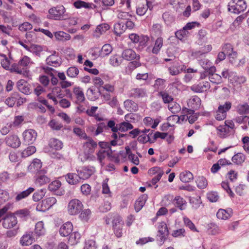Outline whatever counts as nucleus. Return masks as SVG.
<instances>
[{
  "label": "nucleus",
  "mask_w": 249,
  "mask_h": 249,
  "mask_svg": "<svg viewBox=\"0 0 249 249\" xmlns=\"http://www.w3.org/2000/svg\"><path fill=\"white\" fill-rule=\"evenodd\" d=\"M230 12L239 14L247 8V4L244 0H234L231 1L228 5Z\"/></svg>",
  "instance_id": "1"
},
{
  "label": "nucleus",
  "mask_w": 249,
  "mask_h": 249,
  "mask_svg": "<svg viewBox=\"0 0 249 249\" xmlns=\"http://www.w3.org/2000/svg\"><path fill=\"white\" fill-rule=\"evenodd\" d=\"M49 13L55 20H65L68 18V15L65 14V8L62 5L51 8Z\"/></svg>",
  "instance_id": "2"
},
{
  "label": "nucleus",
  "mask_w": 249,
  "mask_h": 249,
  "mask_svg": "<svg viewBox=\"0 0 249 249\" xmlns=\"http://www.w3.org/2000/svg\"><path fill=\"white\" fill-rule=\"evenodd\" d=\"M83 205L78 199H71L68 203V212L71 215H75L79 214L82 209Z\"/></svg>",
  "instance_id": "3"
},
{
  "label": "nucleus",
  "mask_w": 249,
  "mask_h": 249,
  "mask_svg": "<svg viewBox=\"0 0 249 249\" xmlns=\"http://www.w3.org/2000/svg\"><path fill=\"white\" fill-rule=\"evenodd\" d=\"M56 202V199L54 197L47 198L41 201L40 205L36 206V210L39 211L45 212L49 209Z\"/></svg>",
  "instance_id": "4"
},
{
  "label": "nucleus",
  "mask_w": 249,
  "mask_h": 249,
  "mask_svg": "<svg viewBox=\"0 0 249 249\" xmlns=\"http://www.w3.org/2000/svg\"><path fill=\"white\" fill-rule=\"evenodd\" d=\"M87 141L84 143V152L86 155H90L93 153L97 146V143L91 138L86 139Z\"/></svg>",
  "instance_id": "5"
},
{
  "label": "nucleus",
  "mask_w": 249,
  "mask_h": 249,
  "mask_svg": "<svg viewBox=\"0 0 249 249\" xmlns=\"http://www.w3.org/2000/svg\"><path fill=\"white\" fill-rule=\"evenodd\" d=\"M36 132L33 129L25 130L23 133V137L25 144H32L36 140Z\"/></svg>",
  "instance_id": "6"
},
{
  "label": "nucleus",
  "mask_w": 249,
  "mask_h": 249,
  "mask_svg": "<svg viewBox=\"0 0 249 249\" xmlns=\"http://www.w3.org/2000/svg\"><path fill=\"white\" fill-rule=\"evenodd\" d=\"M128 96L134 99L142 98L147 96V91L143 88H133L129 91Z\"/></svg>",
  "instance_id": "7"
},
{
  "label": "nucleus",
  "mask_w": 249,
  "mask_h": 249,
  "mask_svg": "<svg viewBox=\"0 0 249 249\" xmlns=\"http://www.w3.org/2000/svg\"><path fill=\"white\" fill-rule=\"evenodd\" d=\"M66 181L71 185H75L80 182L81 179H83L82 175H79L78 174L75 173H69L64 176Z\"/></svg>",
  "instance_id": "8"
},
{
  "label": "nucleus",
  "mask_w": 249,
  "mask_h": 249,
  "mask_svg": "<svg viewBox=\"0 0 249 249\" xmlns=\"http://www.w3.org/2000/svg\"><path fill=\"white\" fill-rule=\"evenodd\" d=\"M210 87V83L208 81H205L200 82L198 84H194L190 89L195 92H203L207 91Z\"/></svg>",
  "instance_id": "9"
},
{
  "label": "nucleus",
  "mask_w": 249,
  "mask_h": 249,
  "mask_svg": "<svg viewBox=\"0 0 249 249\" xmlns=\"http://www.w3.org/2000/svg\"><path fill=\"white\" fill-rule=\"evenodd\" d=\"M112 223L115 234L117 237H121L122 236V229L124 225V221L122 219H113Z\"/></svg>",
  "instance_id": "10"
},
{
  "label": "nucleus",
  "mask_w": 249,
  "mask_h": 249,
  "mask_svg": "<svg viewBox=\"0 0 249 249\" xmlns=\"http://www.w3.org/2000/svg\"><path fill=\"white\" fill-rule=\"evenodd\" d=\"M16 87L19 91L25 94L29 95L31 93L29 84L24 79L18 80Z\"/></svg>",
  "instance_id": "11"
},
{
  "label": "nucleus",
  "mask_w": 249,
  "mask_h": 249,
  "mask_svg": "<svg viewBox=\"0 0 249 249\" xmlns=\"http://www.w3.org/2000/svg\"><path fill=\"white\" fill-rule=\"evenodd\" d=\"M6 144L12 148H16L18 147L20 144V141L17 135H9L5 138Z\"/></svg>",
  "instance_id": "12"
},
{
  "label": "nucleus",
  "mask_w": 249,
  "mask_h": 249,
  "mask_svg": "<svg viewBox=\"0 0 249 249\" xmlns=\"http://www.w3.org/2000/svg\"><path fill=\"white\" fill-rule=\"evenodd\" d=\"M122 56L124 59L128 61L140 59V55H137L135 52L131 49L124 50L122 53Z\"/></svg>",
  "instance_id": "13"
},
{
  "label": "nucleus",
  "mask_w": 249,
  "mask_h": 249,
  "mask_svg": "<svg viewBox=\"0 0 249 249\" xmlns=\"http://www.w3.org/2000/svg\"><path fill=\"white\" fill-rule=\"evenodd\" d=\"M33 234V231H31L26 232L20 238V244L22 246H29L31 245L34 241Z\"/></svg>",
  "instance_id": "14"
},
{
  "label": "nucleus",
  "mask_w": 249,
  "mask_h": 249,
  "mask_svg": "<svg viewBox=\"0 0 249 249\" xmlns=\"http://www.w3.org/2000/svg\"><path fill=\"white\" fill-rule=\"evenodd\" d=\"M73 229V226L71 222H67L64 223L60 228L59 233L63 237L69 235Z\"/></svg>",
  "instance_id": "15"
},
{
  "label": "nucleus",
  "mask_w": 249,
  "mask_h": 249,
  "mask_svg": "<svg viewBox=\"0 0 249 249\" xmlns=\"http://www.w3.org/2000/svg\"><path fill=\"white\" fill-rule=\"evenodd\" d=\"M16 216L21 218L31 216L30 212L27 209L18 210L15 213H8L5 218H16Z\"/></svg>",
  "instance_id": "16"
},
{
  "label": "nucleus",
  "mask_w": 249,
  "mask_h": 249,
  "mask_svg": "<svg viewBox=\"0 0 249 249\" xmlns=\"http://www.w3.org/2000/svg\"><path fill=\"white\" fill-rule=\"evenodd\" d=\"M45 173V171L42 170L40 173L38 174V177L36 178L35 183L38 186H42L49 183L50 181V179L46 176L44 175Z\"/></svg>",
  "instance_id": "17"
},
{
  "label": "nucleus",
  "mask_w": 249,
  "mask_h": 249,
  "mask_svg": "<svg viewBox=\"0 0 249 249\" xmlns=\"http://www.w3.org/2000/svg\"><path fill=\"white\" fill-rule=\"evenodd\" d=\"M124 107L129 112L137 111L138 109V104L134 101L127 99L124 102Z\"/></svg>",
  "instance_id": "18"
},
{
  "label": "nucleus",
  "mask_w": 249,
  "mask_h": 249,
  "mask_svg": "<svg viewBox=\"0 0 249 249\" xmlns=\"http://www.w3.org/2000/svg\"><path fill=\"white\" fill-rule=\"evenodd\" d=\"M42 167L41 161L38 159H35L29 166L28 170L33 173L39 174L40 173V169Z\"/></svg>",
  "instance_id": "19"
},
{
  "label": "nucleus",
  "mask_w": 249,
  "mask_h": 249,
  "mask_svg": "<svg viewBox=\"0 0 249 249\" xmlns=\"http://www.w3.org/2000/svg\"><path fill=\"white\" fill-rule=\"evenodd\" d=\"M46 61L48 65L55 67L60 66L61 63L60 58L53 54L48 56Z\"/></svg>",
  "instance_id": "20"
},
{
  "label": "nucleus",
  "mask_w": 249,
  "mask_h": 249,
  "mask_svg": "<svg viewBox=\"0 0 249 249\" xmlns=\"http://www.w3.org/2000/svg\"><path fill=\"white\" fill-rule=\"evenodd\" d=\"M147 198L148 196L146 194L142 195L139 197L135 204V209L137 212H138L142 209Z\"/></svg>",
  "instance_id": "21"
},
{
  "label": "nucleus",
  "mask_w": 249,
  "mask_h": 249,
  "mask_svg": "<svg viewBox=\"0 0 249 249\" xmlns=\"http://www.w3.org/2000/svg\"><path fill=\"white\" fill-rule=\"evenodd\" d=\"M73 92L77 99L76 102V104H80L85 101V97L84 92L80 87H74L73 89Z\"/></svg>",
  "instance_id": "22"
},
{
  "label": "nucleus",
  "mask_w": 249,
  "mask_h": 249,
  "mask_svg": "<svg viewBox=\"0 0 249 249\" xmlns=\"http://www.w3.org/2000/svg\"><path fill=\"white\" fill-rule=\"evenodd\" d=\"M201 103V101L199 97L197 96H194L190 99L188 105L190 108L196 110L200 107Z\"/></svg>",
  "instance_id": "23"
},
{
  "label": "nucleus",
  "mask_w": 249,
  "mask_h": 249,
  "mask_svg": "<svg viewBox=\"0 0 249 249\" xmlns=\"http://www.w3.org/2000/svg\"><path fill=\"white\" fill-rule=\"evenodd\" d=\"M112 154V151L111 148L108 149H101L97 153L98 160L100 163L102 164L103 160L106 158V156H110Z\"/></svg>",
  "instance_id": "24"
},
{
  "label": "nucleus",
  "mask_w": 249,
  "mask_h": 249,
  "mask_svg": "<svg viewBox=\"0 0 249 249\" xmlns=\"http://www.w3.org/2000/svg\"><path fill=\"white\" fill-rule=\"evenodd\" d=\"M217 130V134L221 138H226L229 133V127L226 123L225 125L218 126Z\"/></svg>",
  "instance_id": "25"
},
{
  "label": "nucleus",
  "mask_w": 249,
  "mask_h": 249,
  "mask_svg": "<svg viewBox=\"0 0 249 249\" xmlns=\"http://www.w3.org/2000/svg\"><path fill=\"white\" fill-rule=\"evenodd\" d=\"M232 210L231 208L227 210L219 209L216 213L217 218H229L232 216Z\"/></svg>",
  "instance_id": "26"
},
{
  "label": "nucleus",
  "mask_w": 249,
  "mask_h": 249,
  "mask_svg": "<svg viewBox=\"0 0 249 249\" xmlns=\"http://www.w3.org/2000/svg\"><path fill=\"white\" fill-rule=\"evenodd\" d=\"M236 111L240 115L248 114L249 113V105L248 103L238 104L236 107Z\"/></svg>",
  "instance_id": "27"
},
{
  "label": "nucleus",
  "mask_w": 249,
  "mask_h": 249,
  "mask_svg": "<svg viewBox=\"0 0 249 249\" xmlns=\"http://www.w3.org/2000/svg\"><path fill=\"white\" fill-rule=\"evenodd\" d=\"M174 203L180 210H184L187 204L186 201L180 196H177L174 198Z\"/></svg>",
  "instance_id": "28"
},
{
  "label": "nucleus",
  "mask_w": 249,
  "mask_h": 249,
  "mask_svg": "<svg viewBox=\"0 0 249 249\" xmlns=\"http://www.w3.org/2000/svg\"><path fill=\"white\" fill-rule=\"evenodd\" d=\"M34 188L32 187H30L27 190L23 191L22 192L18 194L16 197H15V200L16 201H19L21 199L27 197L34 191Z\"/></svg>",
  "instance_id": "29"
},
{
  "label": "nucleus",
  "mask_w": 249,
  "mask_h": 249,
  "mask_svg": "<svg viewBox=\"0 0 249 249\" xmlns=\"http://www.w3.org/2000/svg\"><path fill=\"white\" fill-rule=\"evenodd\" d=\"M179 178L182 182H189L193 179L194 177L191 172L186 171L180 173Z\"/></svg>",
  "instance_id": "30"
},
{
  "label": "nucleus",
  "mask_w": 249,
  "mask_h": 249,
  "mask_svg": "<svg viewBox=\"0 0 249 249\" xmlns=\"http://www.w3.org/2000/svg\"><path fill=\"white\" fill-rule=\"evenodd\" d=\"M18 97V93L14 92L11 96L6 99L5 103L9 107H13Z\"/></svg>",
  "instance_id": "31"
},
{
  "label": "nucleus",
  "mask_w": 249,
  "mask_h": 249,
  "mask_svg": "<svg viewBox=\"0 0 249 249\" xmlns=\"http://www.w3.org/2000/svg\"><path fill=\"white\" fill-rule=\"evenodd\" d=\"M125 30L126 26H125L124 22H118L114 25V33L117 36H120Z\"/></svg>",
  "instance_id": "32"
},
{
  "label": "nucleus",
  "mask_w": 249,
  "mask_h": 249,
  "mask_svg": "<svg viewBox=\"0 0 249 249\" xmlns=\"http://www.w3.org/2000/svg\"><path fill=\"white\" fill-rule=\"evenodd\" d=\"M246 157L242 153H238L232 158V161L237 165H241L245 160Z\"/></svg>",
  "instance_id": "33"
},
{
  "label": "nucleus",
  "mask_w": 249,
  "mask_h": 249,
  "mask_svg": "<svg viewBox=\"0 0 249 249\" xmlns=\"http://www.w3.org/2000/svg\"><path fill=\"white\" fill-rule=\"evenodd\" d=\"M109 29V26L106 23L101 24L98 25L95 30V36L99 37L100 35L105 33Z\"/></svg>",
  "instance_id": "34"
},
{
  "label": "nucleus",
  "mask_w": 249,
  "mask_h": 249,
  "mask_svg": "<svg viewBox=\"0 0 249 249\" xmlns=\"http://www.w3.org/2000/svg\"><path fill=\"white\" fill-rule=\"evenodd\" d=\"M49 145L51 148L58 150L62 148L63 143L59 140L53 138L50 140Z\"/></svg>",
  "instance_id": "35"
},
{
  "label": "nucleus",
  "mask_w": 249,
  "mask_h": 249,
  "mask_svg": "<svg viewBox=\"0 0 249 249\" xmlns=\"http://www.w3.org/2000/svg\"><path fill=\"white\" fill-rule=\"evenodd\" d=\"M55 38L58 40L66 41L71 38V36L62 31L55 32L54 34Z\"/></svg>",
  "instance_id": "36"
},
{
  "label": "nucleus",
  "mask_w": 249,
  "mask_h": 249,
  "mask_svg": "<svg viewBox=\"0 0 249 249\" xmlns=\"http://www.w3.org/2000/svg\"><path fill=\"white\" fill-rule=\"evenodd\" d=\"M112 51V48L110 44H106L103 45L100 52L99 55L103 57L108 55Z\"/></svg>",
  "instance_id": "37"
},
{
  "label": "nucleus",
  "mask_w": 249,
  "mask_h": 249,
  "mask_svg": "<svg viewBox=\"0 0 249 249\" xmlns=\"http://www.w3.org/2000/svg\"><path fill=\"white\" fill-rule=\"evenodd\" d=\"M70 235L69 242L71 245L76 244L80 239V234L78 232H74L73 233H71Z\"/></svg>",
  "instance_id": "38"
},
{
  "label": "nucleus",
  "mask_w": 249,
  "mask_h": 249,
  "mask_svg": "<svg viewBox=\"0 0 249 249\" xmlns=\"http://www.w3.org/2000/svg\"><path fill=\"white\" fill-rule=\"evenodd\" d=\"M3 226L6 229H10L14 227L17 224V219H2Z\"/></svg>",
  "instance_id": "39"
},
{
  "label": "nucleus",
  "mask_w": 249,
  "mask_h": 249,
  "mask_svg": "<svg viewBox=\"0 0 249 249\" xmlns=\"http://www.w3.org/2000/svg\"><path fill=\"white\" fill-rule=\"evenodd\" d=\"M197 186L200 189L206 188L208 185V181L207 179L203 177H199L196 181Z\"/></svg>",
  "instance_id": "40"
},
{
  "label": "nucleus",
  "mask_w": 249,
  "mask_h": 249,
  "mask_svg": "<svg viewBox=\"0 0 249 249\" xmlns=\"http://www.w3.org/2000/svg\"><path fill=\"white\" fill-rule=\"evenodd\" d=\"M163 45V38L161 37H158L155 41V45L152 49V53L157 54Z\"/></svg>",
  "instance_id": "41"
},
{
  "label": "nucleus",
  "mask_w": 249,
  "mask_h": 249,
  "mask_svg": "<svg viewBox=\"0 0 249 249\" xmlns=\"http://www.w3.org/2000/svg\"><path fill=\"white\" fill-rule=\"evenodd\" d=\"M35 232L38 236L44 234L45 229L44 228V224L42 221H39L36 224Z\"/></svg>",
  "instance_id": "42"
},
{
  "label": "nucleus",
  "mask_w": 249,
  "mask_h": 249,
  "mask_svg": "<svg viewBox=\"0 0 249 249\" xmlns=\"http://www.w3.org/2000/svg\"><path fill=\"white\" fill-rule=\"evenodd\" d=\"M95 168L93 166H87L84 168V173L86 175H82L83 179L89 178L95 172Z\"/></svg>",
  "instance_id": "43"
},
{
  "label": "nucleus",
  "mask_w": 249,
  "mask_h": 249,
  "mask_svg": "<svg viewBox=\"0 0 249 249\" xmlns=\"http://www.w3.org/2000/svg\"><path fill=\"white\" fill-rule=\"evenodd\" d=\"M43 49L41 46L37 45H32L30 46L29 51L31 53L39 56L40 53L42 52Z\"/></svg>",
  "instance_id": "44"
},
{
  "label": "nucleus",
  "mask_w": 249,
  "mask_h": 249,
  "mask_svg": "<svg viewBox=\"0 0 249 249\" xmlns=\"http://www.w3.org/2000/svg\"><path fill=\"white\" fill-rule=\"evenodd\" d=\"M218 227L214 223H210L208 224L207 232L209 234L215 235L219 232Z\"/></svg>",
  "instance_id": "45"
},
{
  "label": "nucleus",
  "mask_w": 249,
  "mask_h": 249,
  "mask_svg": "<svg viewBox=\"0 0 249 249\" xmlns=\"http://www.w3.org/2000/svg\"><path fill=\"white\" fill-rule=\"evenodd\" d=\"M79 72L78 69L75 67H71L67 71V75L71 78L76 77Z\"/></svg>",
  "instance_id": "46"
},
{
  "label": "nucleus",
  "mask_w": 249,
  "mask_h": 249,
  "mask_svg": "<svg viewBox=\"0 0 249 249\" xmlns=\"http://www.w3.org/2000/svg\"><path fill=\"white\" fill-rule=\"evenodd\" d=\"M169 234L164 232L163 233H157L156 236V240L160 246L163 244L165 241L167 239Z\"/></svg>",
  "instance_id": "47"
},
{
  "label": "nucleus",
  "mask_w": 249,
  "mask_h": 249,
  "mask_svg": "<svg viewBox=\"0 0 249 249\" xmlns=\"http://www.w3.org/2000/svg\"><path fill=\"white\" fill-rule=\"evenodd\" d=\"M28 108L32 109H36L39 108L40 112L45 113L46 112L45 108L41 104H39L36 102H32L28 105Z\"/></svg>",
  "instance_id": "48"
},
{
  "label": "nucleus",
  "mask_w": 249,
  "mask_h": 249,
  "mask_svg": "<svg viewBox=\"0 0 249 249\" xmlns=\"http://www.w3.org/2000/svg\"><path fill=\"white\" fill-rule=\"evenodd\" d=\"M159 94L161 96L164 103H169L170 104L173 100V98L172 96L165 91H161L159 93Z\"/></svg>",
  "instance_id": "49"
},
{
  "label": "nucleus",
  "mask_w": 249,
  "mask_h": 249,
  "mask_svg": "<svg viewBox=\"0 0 249 249\" xmlns=\"http://www.w3.org/2000/svg\"><path fill=\"white\" fill-rule=\"evenodd\" d=\"M207 197L208 199L212 202H216L219 199L217 193L214 191L208 192L207 194Z\"/></svg>",
  "instance_id": "50"
},
{
  "label": "nucleus",
  "mask_w": 249,
  "mask_h": 249,
  "mask_svg": "<svg viewBox=\"0 0 249 249\" xmlns=\"http://www.w3.org/2000/svg\"><path fill=\"white\" fill-rule=\"evenodd\" d=\"M45 190L41 189L35 193L33 196V199L35 201H38L41 200L45 196Z\"/></svg>",
  "instance_id": "51"
},
{
  "label": "nucleus",
  "mask_w": 249,
  "mask_h": 249,
  "mask_svg": "<svg viewBox=\"0 0 249 249\" xmlns=\"http://www.w3.org/2000/svg\"><path fill=\"white\" fill-rule=\"evenodd\" d=\"M133 128V126L128 122H123L119 124V130L121 132H125Z\"/></svg>",
  "instance_id": "52"
},
{
  "label": "nucleus",
  "mask_w": 249,
  "mask_h": 249,
  "mask_svg": "<svg viewBox=\"0 0 249 249\" xmlns=\"http://www.w3.org/2000/svg\"><path fill=\"white\" fill-rule=\"evenodd\" d=\"M73 131L74 133L76 135L78 136L79 137L84 140H86L87 139L89 138V137H88L85 132L79 127H74L73 128Z\"/></svg>",
  "instance_id": "53"
},
{
  "label": "nucleus",
  "mask_w": 249,
  "mask_h": 249,
  "mask_svg": "<svg viewBox=\"0 0 249 249\" xmlns=\"http://www.w3.org/2000/svg\"><path fill=\"white\" fill-rule=\"evenodd\" d=\"M36 151V148L34 146H30L22 152V157H26L34 154Z\"/></svg>",
  "instance_id": "54"
},
{
  "label": "nucleus",
  "mask_w": 249,
  "mask_h": 249,
  "mask_svg": "<svg viewBox=\"0 0 249 249\" xmlns=\"http://www.w3.org/2000/svg\"><path fill=\"white\" fill-rule=\"evenodd\" d=\"M147 11V6H144V4H139L136 9V13L138 15L143 16Z\"/></svg>",
  "instance_id": "55"
},
{
  "label": "nucleus",
  "mask_w": 249,
  "mask_h": 249,
  "mask_svg": "<svg viewBox=\"0 0 249 249\" xmlns=\"http://www.w3.org/2000/svg\"><path fill=\"white\" fill-rule=\"evenodd\" d=\"M158 229V233L163 234V233L166 232L169 234L167 224L164 222L159 223Z\"/></svg>",
  "instance_id": "56"
},
{
  "label": "nucleus",
  "mask_w": 249,
  "mask_h": 249,
  "mask_svg": "<svg viewBox=\"0 0 249 249\" xmlns=\"http://www.w3.org/2000/svg\"><path fill=\"white\" fill-rule=\"evenodd\" d=\"M61 185V182L59 180L53 181L48 186V189L50 191H54L58 189Z\"/></svg>",
  "instance_id": "57"
},
{
  "label": "nucleus",
  "mask_w": 249,
  "mask_h": 249,
  "mask_svg": "<svg viewBox=\"0 0 249 249\" xmlns=\"http://www.w3.org/2000/svg\"><path fill=\"white\" fill-rule=\"evenodd\" d=\"M73 5L76 8H81L82 7L89 8L91 7L90 4L82 0H77L74 2Z\"/></svg>",
  "instance_id": "58"
},
{
  "label": "nucleus",
  "mask_w": 249,
  "mask_h": 249,
  "mask_svg": "<svg viewBox=\"0 0 249 249\" xmlns=\"http://www.w3.org/2000/svg\"><path fill=\"white\" fill-rule=\"evenodd\" d=\"M231 107V103L230 102H226L224 105H220L218 109L219 110L223 112L224 113H226L227 115V112L229 111Z\"/></svg>",
  "instance_id": "59"
},
{
  "label": "nucleus",
  "mask_w": 249,
  "mask_h": 249,
  "mask_svg": "<svg viewBox=\"0 0 249 249\" xmlns=\"http://www.w3.org/2000/svg\"><path fill=\"white\" fill-rule=\"evenodd\" d=\"M49 124L53 129L55 130H59L63 127V125L61 124L54 120H51Z\"/></svg>",
  "instance_id": "60"
},
{
  "label": "nucleus",
  "mask_w": 249,
  "mask_h": 249,
  "mask_svg": "<svg viewBox=\"0 0 249 249\" xmlns=\"http://www.w3.org/2000/svg\"><path fill=\"white\" fill-rule=\"evenodd\" d=\"M169 109L174 114L178 113L180 110V107L178 104L171 103L168 106Z\"/></svg>",
  "instance_id": "61"
},
{
  "label": "nucleus",
  "mask_w": 249,
  "mask_h": 249,
  "mask_svg": "<svg viewBox=\"0 0 249 249\" xmlns=\"http://www.w3.org/2000/svg\"><path fill=\"white\" fill-rule=\"evenodd\" d=\"M222 188L224 189L229 194L231 197H233L234 196V193L231 190L229 187V183L225 181H223L221 184Z\"/></svg>",
  "instance_id": "62"
},
{
  "label": "nucleus",
  "mask_w": 249,
  "mask_h": 249,
  "mask_svg": "<svg viewBox=\"0 0 249 249\" xmlns=\"http://www.w3.org/2000/svg\"><path fill=\"white\" fill-rule=\"evenodd\" d=\"M95 241L93 240H88L85 242L84 249H96Z\"/></svg>",
  "instance_id": "63"
},
{
  "label": "nucleus",
  "mask_w": 249,
  "mask_h": 249,
  "mask_svg": "<svg viewBox=\"0 0 249 249\" xmlns=\"http://www.w3.org/2000/svg\"><path fill=\"white\" fill-rule=\"evenodd\" d=\"M161 26L159 23L153 24L151 28V31L155 35L159 36L161 33Z\"/></svg>",
  "instance_id": "64"
}]
</instances>
